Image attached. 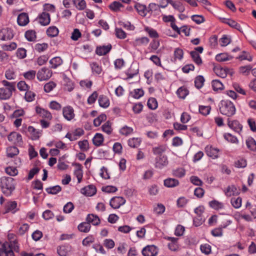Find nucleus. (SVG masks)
I'll list each match as a JSON object with an SVG mask.
<instances>
[{
	"mask_svg": "<svg viewBox=\"0 0 256 256\" xmlns=\"http://www.w3.org/2000/svg\"><path fill=\"white\" fill-rule=\"evenodd\" d=\"M19 153V150L16 146H10L6 149V156L8 158H13Z\"/></svg>",
	"mask_w": 256,
	"mask_h": 256,
	"instance_id": "obj_31",
	"label": "nucleus"
},
{
	"mask_svg": "<svg viewBox=\"0 0 256 256\" xmlns=\"http://www.w3.org/2000/svg\"><path fill=\"white\" fill-rule=\"evenodd\" d=\"M144 30L150 36L151 38H157L158 37V34L156 30L148 27L145 28Z\"/></svg>",
	"mask_w": 256,
	"mask_h": 256,
	"instance_id": "obj_63",
	"label": "nucleus"
},
{
	"mask_svg": "<svg viewBox=\"0 0 256 256\" xmlns=\"http://www.w3.org/2000/svg\"><path fill=\"white\" fill-rule=\"evenodd\" d=\"M252 67L251 65H244L240 67V72L244 76L248 75L250 72H252Z\"/></svg>",
	"mask_w": 256,
	"mask_h": 256,
	"instance_id": "obj_36",
	"label": "nucleus"
},
{
	"mask_svg": "<svg viewBox=\"0 0 256 256\" xmlns=\"http://www.w3.org/2000/svg\"><path fill=\"white\" fill-rule=\"evenodd\" d=\"M141 140L139 138H133L128 140V144L132 148H136L140 146Z\"/></svg>",
	"mask_w": 256,
	"mask_h": 256,
	"instance_id": "obj_46",
	"label": "nucleus"
},
{
	"mask_svg": "<svg viewBox=\"0 0 256 256\" xmlns=\"http://www.w3.org/2000/svg\"><path fill=\"white\" fill-rule=\"evenodd\" d=\"M46 190L48 194H56L61 191L62 188L60 186L57 185L52 187L46 188Z\"/></svg>",
	"mask_w": 256,
	"mask_h": 256,
	"instance_id": "obj_47",
	"label": "nucleus"
},
{
	"mask_svg": "<svg viewBox=\"0 0 256 256\" xmlns=\"http://www.w3.org/2000/svg\"><path fill=\"white\" fill-rule=\"evenodd\" d=\"M170 4L173 8L180 12H183L185 10V7L180 2H174L172 0L170 1Z\"/></svg>",
	"mask_w": 256,
	"mask_h": 256,
	"instance_id": "obj_32",
	"label": "nucleus"
},
{
	"mask_svg": "<svg viewBox=\"0 0 256 256\" xmlns=\"http://www.w3.org/2000/svg\"><path fill=\"white\" fill-rule=\"evenodd\" d=\"M206 152L208 156L212 158H216L218 157V150L217 148H212V146H206Z\"/></svg>",
	"mask_w": 256,
	"mask_h": 256,
	"instance_id": "obj_26",
	"label": "nucleus"
},
{
	"mask_svg": "<svg viewBox=\"0 0 256 256\" xmlns=\"http://www.w3.org/2000/svg\"><path fill=\"white\" fill-rule=\"evenodd\" d=\"M212 86L213 90L214 91H218L219 90H222L224 88L222 83L218 80H214L212 82Z\"/></svg>",
	"mask_w": 256,
	"mask_h": 256,
	"instance_id": "obj_35",
	"label": "nucleus"
},
{
	"mask_svg": "<svg viewBox=\"0 0 256 256\" xmlns=\"http://www.w3.org/2000/svg\"><path fill=\"white\" fill-rule=\"evenodd\" d=\"M134 8L137 10L139 14L142 16H145L148 12V8L145 5L136 3L134 6Z\"/></svg>",
	"mask_w": 256,
	"mask_h": 256,
	"instance_id": "obj_25",
	"label": "nucleus"
},
{
	"mask_svg": "<svg viewBox=\"0 0 256 256\" xmlns=\"http://www.w3.org/2000/svg\"><path fill=\"white\" fill-rule=\"evenodd\" d=\"M211 108L210 106H199L200 112L204 116H207L210 112Z\"/></svg>",
	"mask_w": 256,
	"mask_h": 256,
	"instance_id": "obj_58",
	"label": "nucleus"
},
{
	"mask_svg": "<svg viewBox=\"0 0 256 256\" xmlns=\"http://www.w3.org/2000/svg\"><path fill=\"white\" fill-rule=\"evenodd\" d=\"M112 45L108 44L106 46L104 45L98 46L96 49V53L99 56H102L107 54L112 49Z\"/></svg>",
	"mask_w": 256,
	"mask_h": 256,
	"instance_id": "obj_16",
	"label": "nucleus"
},
{
	"mask_svg": "<svg viewBox=\"0 0 256 256\" xmlns=\"http://www.w3.org/2000/svg\"><path fill=\"white\" fill-rule=\"evenodd\" d=\"M36 113L42 118H46L48 120H51L52 118V116L50 112L44 108L40 106H36Z\"/></svg>",
	"mask_w": 256,
	"mask_h": 256,
	"instance_id": "obj_19",
	"label": "nucleus"
},
{
	"mask_svg": "<svg viewBox=\"0 0 256 256\" xmlns=\"http://www.w3.org/2000/svg\"><path fill=\"white\" fill-rule=\"evenodd\" d=\"M148 106L152 110H155L158 107V102L155 98H150L148 101Z\"/></svg>",
	"mask_w": 256,
	"mask_h": 256,
	"instance_id": "obj_53",
	"label": "nucleus"
},
{
	"mask_svg": "<svg viewBox=\"0 0 256 256\" xmlns=\"http://www.w3.org/2000/svg\"><path fill=\"white\" fill-rule=\"evenodd\" d=\"M172 174L178 178H182L186 174V170L182 168H178L172 170Z\"/></svg>",
	"mask_w": 256,
	"mask_h": 256,
	"instance_id": "obj_44",
	"label": "nucleus"
},
{
	"mask_svg": "<svg viewBox=\"0 0 256 256\" xmlns=\"http://www.w3.org/2000/svg\"><path fill=\"white\" fill-rule=\"evenodd\" d=\"M246 144L248 149L255 152L256 151V142L252 138H248L246 140Z\"/></svg>",
	"mask_w": 256,
	"mask_h": 256,
	"instance_id": "obj_40",
	"label": "nucleus"
},
{
	"mask_svg": "<svg viewBox=\"0 0 256 256\" xmlns=\"http://www.w3.org/2000/svg\"><path fill=\"white\" fill-rule=\"evenodd\" d=\"M90 224L87 222H82L78 226V228L80 232L86 233L90 231Z\"/></svg>",
	"mask_w": 256,
	"mask_h": 256,
	"instance_id": "obj_38",
	"label": "nucleus"
},
{
	"mask_svg": "<svg viewBox=\"0 0 256 256\" xmlns=\"http://www.w3.org/2000/svg\"><path fill=\"white\" fill-rule=\"evenodd\" d=\"M247 166V162L246 159L240 158L235 162V166L238 168H244Z\"/></svg>",
	"mask_w": 256,
	"mask_h": 256,
	"instance_id": "obj_50",
	"label": "nucleus"
},
{
	"mask_svg": "<svg viewBox=\"0 0 256 256\" xmlns=\"http://www.w3.org/2000/svg\"><path fill=\"white\" fill-rule=\"evenodd\" d=\"M204 220H205L203 218L202 216H196L194 218V224L196 226H198L202 224L204 222Z\"/></svg>",
	"mask_w": 256,
	"mask_h": 256,
	"instance_id": "obj_57",
	"label": "nucleus"
},
{
	"mask_svg": "<svg viewBox=\"0 0 256 256\" xmlns=\"http://www.w3.org/2000/svg\"><path fill=\"white\" fill-rule=\"evenodd\" d=\"M158 252V249L154 245L148 246L144 248L142 250L144 256H156Z\"/></svg>",
	"mask_w": 256,
	"mask_h": 256,
	"instance_id": "obj_8",
	"label": "nucleus"
},
{
	"mask_svg": "<svg viewBox=\"0 0 256 256\" xmlns=\"http://www.w3.org/2000/svg\"><path fill=\"white\" fill-rule=\"evenodd\" d=\"M13 90L4 88H0V100H6L12 96Z\"/></svg>",
	"mask_w": 256,
	"mask_h": 256,
	"instance_id": "obj_18",
	"label": "nucleus"
},
{
	"mask_svg": "<svg viewBox=\"0 0 256 256\" xmlns=\"http://www.w3.org/2000/svg\"><path fill=\"white\" fill-rule=\"evenodd\" d=\"M233 56L228 55L227 53H221L217 54L216 56V60L218 62H222L231 60Z\"/></svg>",
	"mask_w": 256,
	"mask_h": 256,
	"instance_id": "obj_28",
	"label": "nucleus"
},
{
	"mask_svg": "<svg viewBox=\"0 0 256 256\" xmlns=\"http://www.w3.org/2000/svg\"><path fill=\"white\" fill-rule=\"evenodd\" d=\"M13 37L14 34L12 29L5 28L0 30V40H11Z\"/></svg>",
	"mask_w": 256,
	"mask_h": 256,
	"instance_id": "obj_10",
	"label": "nucleus"
},
{
	"mask_svg": "<svg viewBox=\"0 0 256 256\" xmlns=\"http://www.w3.org/2000/svg\"><path fill=\"white\" fill-rule=\"evenodd\" d=\"M14 178L11 177L2 176L0 178V187L6 196H10L15 189Z\"/></svg>",
	"mask_w": 256,
	"mask_h": 256,
	"instance_id": "obj_2",
	"label": "nucleus"
},
{
	"mask_svg": "<svg viewBox=\"0 0 256 256\" xmlns=\"http://www.w3.org/2000/svg\"><path fill=\"white\" fill-rule=\"evenodd\" d=\"M167 240L170 241L168 244V247L170 250L172 251H176L178 248V238L168 237Z\"/></svg>",
	"mask_w": 256,
	"mask_h": 256,
	"instance_id": "obj_22",
	"label": "nucleus"
},
{
	"mask_svg": "<svg viewBox=\"0 0 256 256\" xmlns=\"http://www.w3.org/2000/svg\"><path fill=\"white\" fill-rule=\"evenodd\" d=\"M224 192L226 196L228 197L238 194L239 193L238 190L234 185L228 186Z\"/></svg>",
	"mask_w": 256,
	"mask_h": 256,
	"instance_id": "obj_23",
	"label": "nucleus"
},
{
	"mask_svg": "<svg viewBox=\"0 0 256 256\" xmlns=\"http://www.w3.org/2000/svg\"><path fill=\"white\" fill-rule=\"evenodd\" d=\"M189 92L187 88L184 86L180 87L176 91L178 96L180 98L184 99L186 96L188 95Z\"/></svg>",
	"mask_w": 256,
	"mask_h": 256,
	"instance_id": "obj_39",
	"label": "nucleus"
},
{
	"mask_svg": "<svg viewBox=\"0 0 256 256\" xmlns=\"http://www.w3.org/2000/svg\"><path fill=\"white\" fill-rule=\"evenodd\" d=\"M2 83L4 86V88H8L13 91L15 90V82H10L6 80H3L2 81Z\"/></svg>",
	"mask_w": 256,
	"mask_h": 256,
	"instance_id": "obj_60",
	"label": "nucleus"
},
{
	"mask_svg": "<svg viewBox=\"0 0 256 256\" xmlns=\"http://www.w3.org/2000/svg\"><path fill=\"white\" fill-rule=\"evenodd\" d=\"M8 141L12 142L18 146H22L24 144L22 136L19 133L15 132H12L8 136Z\"/></svg>",
	"mask_w": 256,
	"mask_h": 256,
	"instance_id": "obj_4",
	"label": "nucleus"
},
{
	"mask_svg": "<svg viewBox=\"0 0 256 256\" xmlns=\"http://www.w3.org/2000/svg\"><path fill=\"white\" fill-rule=\"evenodd\" d=\"M178 184V180L175 178H168L164 180V185L168 188L175 187Z\"/></svg>",
	"mask_w": 256,
	"mask_h": 256,
	"instance_id": "obj_30",
	"label": "nucleus"
},
{
	"mask_svg": "<svg viewBox=\"0 0 256 256\" xmlns=\"http://www.w3.org/2000/svg\"><path fill=\"white\" fill-rule=\"evenodd\" d=\"M98 103L100 106L104 108H106L110 105V101L108 97L104 95H100L98 98Z\"/></svg>",
	"mask_w": 256,
	"mask_h": 256,
	"instance_id": "obj_29",
	"label": "nucleus"
},
{
	"mask_svg": "<svg viewBox=\"0 0 256 256\" xmlns=\"http://www.w3.org/2000/svg\"><path fill=\"white\" fill-rule=\"evenodd\" d=\"M73 4L77 9L82 10L86 8V2L84 0H72Z\"/></svg>",
	"mask_w": 256,
	"mask_h": 256,
	"instance_id": "obj_34",
	"label": "nucleus"
},
{
	"mask_svg": "<svg viewBox=\"0 0 256 256\" xmlns=\"http://www.w3.org/2000/svg\"><path fill=\"white\" fill-rule=\"evenodd\" d=\"M18 89L20 91H26L28 90L29 86L24 81H20L17 84Z\"/></svg>",
	"mask_w": 256,
	"mask_h": 256,
	"instance_id": "obj_64",
	"label": "nucleus"
},
{
	"mask_svg": "<svg viewBox=\"0 0 256 256\" xmlns=\"http://www.w3.org/2000/svg\"><path fill=\"white\" fill-rule=\"evenodd\" d=\"M220 45L222 46H225L230 42V38L226 35H224L220 40Z\"/></svg>",
	"mask_w": 256,
	"mask_h": 256,
	"instance_id": "obj_61",
	"label": "nucleus"
},
{
	"mask_svg": "<svg viewBox=\"0 0 256 256\" xmlns=\"http://www.w3.org/2000/svg\"><path fill=\"white\" fill-rule=\"evenodd\" d=\"M106 119V115L105 114H101L94 120V124L95 126H98L100 125L102 122L105 120Z\"/></svg>",
	"mask_w": 256,
	"mask_h": 256,
	"instance_id": "obj_51",
	"label": "nucleus"
},
{
	"mask_svg": "<svg viewBox=\"0 0 256 256\" xmlns=\"http://www.w3.org/2000/svg\"><path fill=\"white\" fill-rule=\"evenodd\" d=\"M58 28L55 26H50L46 30L48 36L51 38L57 36L58 34Z\"/></svg>",
	"mask_w": 256,
	"mask_h": 256,
	"instance_id": "obj_41",
	"label": "nucleus"
},
{
	"mask_svg": "<svg viewBox=\"0 0 256 256\" xmlns=\"http://www.w3.org/2000/svg\"><path fill=\"white\" fill-rule=\"evenodd\" d=\"M86 220L90 224L92 223L94 226H98L100 224V220L98 216L94 214H88Z\"/></svg>",
	"mask_w": 256,
	"mask_h": 256,
	"instance_id": "obj_21",
	"label": "nucleus"
},
{
	"mask_svg": "<svg viewBox=\"0 0 256 256\" xmlns=\"http://www.w3.org/2000/svg\"><path fill=\"white\" fill-rule=\"evenodd\" d=\"M103 142V136L99 133L96 134L92 138V142L94 144L97 146H100L102 144Z\"/></svg>",
	"mask_w": 256,
	"mask_h": 256,
	"instance_id": "obj_33",
	"label": "nucleus"
},
{
	"mask_svg": "<svg viewBox=\"0 0 256 256\" xmlns=\"http://www.w3.org/2000/svg\"><path fill=\"white\" fill-rule=\"evenodd\" d=\"M221 22L222 23L227 24L231 28H235L240 32L242 31V28L240 24L232 19L220 18Z\"/></svg>",
	"mask_w": 256,
	"mask_h": 256,
	"instance_id": "obj_12",
	"label": "nucleus"
},
{
	"mask_svg": "<svg viewBox=\"0 0 256 256\" xmlns=\"http://www.w3.org/2000/svg\"><path fill=\"white\" fill-rule=\"evenodd\" d=\"M220 112L228 117L232 116L236 114V108L234 104L228 100H222L219 105Z\"/></svg>",
	"mask_w": 256,
	"mask_h": 256,
	"instance_id": "obj_3",
	"label": "nucleus"
},
{
	"mask_svg": "<svg viewBox=\"0 0 256 256\" xmlns=\"http://www.w3.org/2000/svg\"><path fill=\"white\" fill-rule=\"evenodd\" d=\"M28 131L32 134V140H38L41 134V131L36 130L32 126H28Z\"/></svg>",
	"mask_w": 256,
	"mask_h": 256,
	"instance_id": "obj_27",
	"label": "nucleus"
},
{
	"mask_svg": "<svg viewBox=\"0 0 256 256\" xmlns=\"http://www.w3.org/2000/svg\"><path fill=\"white\" fill-rule=\"evenodd\" d=\"M6 172L10 176H15L18 173V170L15 167L9 166L7 167L5 169Z\"/></svg>",
	"mask_w": 256,
	"mask_h": 256,
	"instance_id": "obj_56",
	"label": "nucleus"
},
{
	"mask_svg": "<svg viewBox=\"0 0 256 256\" xmlns=\"http://www.w3.org/2000/svg\"><path fill=\"white\" fill-rule=\"evenodd\" d=\"M138 65H131L126 72L128 78H132L136 75L138 72Z\"/></svg>",
	"mask_w": 256,
	"mask_h": 256,
	"instance_id": "obj_24",
	"label": "nucleus"
},
{
	"mask_svg": "<svg viewBox=\"0 0 256 256\" xmlns=\"http://www.w3.org/2000/svg\"><path fill=\"white\" fill-rule=\"evenodd\" d=\"M213 70L217 76L222 78H225L228 72V69L222 65H214Z\"/></svg>",
	"mask_w": 256,
	"mask_h": 256,
	"instance_id": "obj_6",
	"label": "nucleus"
},
{
	"mask_svg": "<svg viewBox=\"0 0 256 256\" xmlns=\"http://www.w3.org/2000/svg\"><path fill=\"white\" fill-rule=\"evenodd\" d=\"M231 204L234 208H238L241 206L242 198L240 197L233 198L231 199Z\"/></svg>",
	"mask_w": 256,
	"mask_h": 256,
	"instance_id": "obj_54",
	"label": "nucleus"
},
{
	"mask_svg": "<svg viewBox=\"0 0 256 256\" xmlns=\"http://www.w3.org/2000/svg\"><path fill=\"white\" fill-rule=\"evenodd\" d=\"M166 148L165 146L161 145L152 148V152L154 154L158 156H162V154L166 150Z\"/></svg>",
	"mask_w": 256,
	"mask_h": 256,
	"instance_id": "obj_37",
	"label": "nucleus"
},
{
	"mask_svg": "<svg viewBox=\"0 0 256 256\" xmlns=\"http://www.w3.org/2000/svg\"><path fill=\"white\" fill-rule=\"evenodd\" d=\"M192 58L194 62L196 64H200L202 62V59L199 54L196 51H192L190 52Z\"/></svg>",
	"mask_w": 256,
	"mask_h": 256,
	"instance_id": "obj_48",
	"label": "nucleus"
},
{
	"mask_svg": "<svg viewBox=\"0 0 256 256\" xmlns=\"http://www.w3.org/2000/svg\"><path fill=\"white\" fill-rule=\"evenodd\" d=\"M133 128L127 126H124L120 130V133L123 136H128L133 132Z\"/></svg>",
	"mask_w": 256,
	"mask_h": 256,
	"instance_id": "obj_43",
	"label": "nucleus"
},
{
	"mask_svg": "<svg viewBox=\"0 0 256 256\" xmlns=\"http://www.w3.org/2000/svg\"><path fill=\"white\" fill-rule=\"evenodd\" d=\"M18 25L20 26H26L29 22V18L28 14L22 12L20 14L17 18Z\"/></svg>",
	"mask_w": 256,
	"mask_h": 256,
	"instance_id": "obj_17",
	"label": "nucleus"
},
{
	"mask_svg": "<svg viewBox=\"0 0 256 256\" xmlns=\"http://www.w3.org/2000/svg\"><path fill=\"white\" fill-rule=\"evenodd\" d=\"M209 205L211 208L216 210L222 209L224 208L223 204L216 200L210 202Z\"/></svg>",
	"mask_w": 256,
	"mask_h": 256,
	"instance_id": "obj_45",
	"label": "nucleus"
},
{
	"mask_svg": "<svg viewBox=\"0 0 256 256\" xmlns=\"http://www.w3.org/2000/svg\"><path fill=\"white\" fill-rule=\"evenodd\" d=\"M122 7H123V5L120 2L116 1L114 2L109 6V8L114 12L119 11Z\"/></svg>",
	"mask_w": 256,
	"mask_h": 256,
	"instance_id": "obj_52",
	"label": "nucleus"
},
{
	"mask_svg": "<svg viewBox=\"0 0 256 256\" xmlns=\"http://www.w3.org/2000/svg\"><path fill=\"white\" fill-rule=\"evenodd\" d=\"M58 254L60 256H66L68 252V248L67 246H59L57 249Z\"/></svg>",
	"mask_w": 256,
	"mask_h": 256,
	"instance_id": "obj_55",
	"label": "nucleus"
},
{
	"mask_svg": "<svg viewBox=\"0 0 256 256\" xmlns=\"http://www.w3.org/2000/svg\"><path fill=\"white\" fill-rule=\"evenodd\" d=\"M36 74V72L35 70H30L26 72H24L23 74L24 76L26 79L31 80L34 78Z\"/></svg>",
	"mask_w": 256,
	"mask_h": 256,
	"instance_id": "obj_59",
	"label": "nucleus"
},
{
	"mask_svg": "<svg viewBox=\"0 0 256 256\" xmlns=\"http://www.w3.org/2000/svg\"><path fill=\"white\" fill-rule=\"evenodd\" d=\"M13 250L18 252L19 246L16 240L10 241V243L0 242V256H14Z\"/></svg>",
	"mask_w": 256,
	"mask_h": 256,
	"instance_id": "obj_1",
	"label": "nucleus"
},
{
	"mask_svg": "<svg viewBox=\"0 0 256 256\" xmlns=\"http://www.w3.org/2000/svg\"><path fill=\"white\" fill-rule=\"evenodd\" d=\"M63 116L68 120H70L74 116V110L70 106H67L63 108Z\"/></svg>",
	"mask_w": 256,
	"mask_h": 256,
	"instance_id": "obj_14",
	"label": "nucleus"
},
{
	"mask_svg": "<svg viewBox=\"0 0 256 256\" xmlns=\"http://www.w3.org/2000/svg\"><path fill=\"white\" fill-rule=\"evenodd\" d=\"M155 167L162 169L166 166L168 163V158L166 156H157L155 158Z\"/></svg>",
	"mask_w": 256,
	"mask_h": 256,
	"instance_id": "obj_9",
	"label": "nucleus"
},
{
	"mask_svg": "<svg viewBox=\"0 0 256 256\" xmlns=\"http://www.w3.org/2000/svg\"><path fill=\"white\" fill-rule=\"evenodd\" d=\"M102 130L108 134H110L112 132V128L111 124L110 122H106L102 126Z\"/></svg>",
	"mask_w": 256,
	"mask_h": 256,
	"instance_id": "obj_62",
	"label": "nucleus"
},
{
	"mask_svg": "<svg viewBox=\"0 0 256 256\" xmlns=\"http://www.w3.org/2000/svg\"><path fill=\"white\" fill-rule=\"evenodd\" d=\"M25 37L28 40L34 42L36 38V32L34 30H27L25 33Z\"/></svg>",
	"mask_w": 256,
	"mask_h": 256,
	"instance_id": "obj_42",
	"label": "nucleus"
},
{
	"mask_svg": "<svg viewBox=\"0 0 256 256\" xmlns=\"http://www.w3.org/2000/svg\"><path fill=\"white\" fill-rule=\"evenodd\" d=\"M204 78L202 76H198L194 80L195 86L198 88H200L204 85Z\"/></svg>",
	"mask_w": 256,
	"mask_h": 256,
	"instance_id": "obj_49",
	"label": "nucleus"
},
{
	"mask_svg": "<svg viewBox=\"0 0 256 256\" xmlns=\"http://www.w3.org/2000/svg\"><path fill=\"white\" fill-rule=\"evenodd\" d=\"M126 200L122 196H116L112 198L110 202V206L114 209L119 208L126 202Z\"/></svg>",
	"mask_w": 256,
	"mask_h": 256,
	"instance_id": "obj_7",
	"label": "nucleus"
},
{
	"mask_svg": "<svg viewBox=\"0 0 256 256\" xmlns=\"http://www.w3.org/2000/svg\"><path fill=\"white\" fill-rule=\"evenodd\" d=\"M52 72L48 68H43L37 73V78L40 81L46 80L52 76Z\"/></svg>",
	"mask_w": 256,
	"mask_h": 256,
	"instance_id": "obj_5",
	"label": "nucleus"
},
{
	"mask_svg": "<svg viewBox=\"0 0 256 256\" xmlns=\"http://www.w3.org/2000/svg\"><path fill=\"white\" fill-rule=\"evenodd\" d=\"M80 192L83 194L88 196H90L96 194V190L94 185L90 184L82 188Z\"/></svg>",
	"mask_w": 256,
	"mask_h": 256,
	"instance_id": "obj_11",
	"label": "nucleus"
},
{
	"mask_svg": "<svg viewBox=\"0 0 256 256\" xmlns=\"http://www.w3.org/2000/svg\"><path fill=\"white\" fill-rule=\"evenodd\" d=\"M63 83L65 88L68 92H71L74 88L73 82L67 77L65 74H63Z\"/></svg>",
	"mask_w": 256,
	"mask_h": 256,
	"instance_id": "obj_20",
	"label": "nucleus"
},
{
	"mask_svg": "<svg viewBox=\"0 0 256 256\" xmlns=\"http://www.w3.org/2000/svg\"><path fill=\"white\" fill-rule=\"evenodd\" d=\"M228 125L230 128L237 132H240L242 128V125L240 124L236 120H230L228 118Z\"/></svg>",
	"mask_w": 256,
	"mask_h": 256,
	"instance_id": "obj_15",
	"label": "nucleus"
},
{
	"mask_svg": "<svg viewBox=\"0 0 256 256\" xmlns=\"http://www.w3.org/2000/svg\"><path fill=\"white\" fill-rule=\"evenodd\" d=\"M39 23L44 26L49 24L50 22V14L46 12H42L38 17Z\"/></svg>",
	"mask_w": 256,
	"mask_h": 256,
	"instance_id": "obj_13",
	"label": "nucleus"
}]
</instances>
